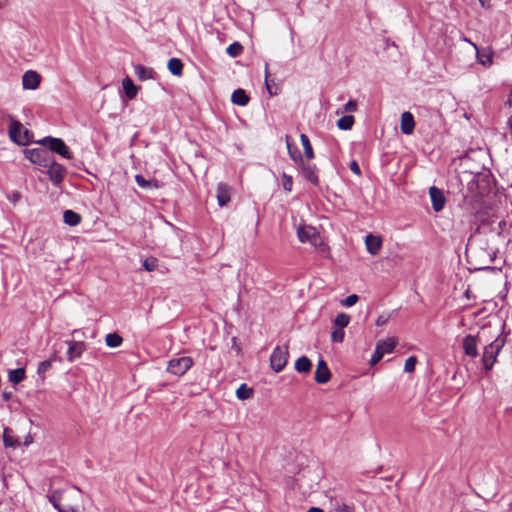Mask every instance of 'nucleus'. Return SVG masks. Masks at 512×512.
Returning <instances> with one entry per match:
<instances>
[{
    "instance_id": "1",
    "label": "nucleus",
    "mask_w": 512,
    "mask_h": 512,
    "mask_svg": "<svg viewBox=\"0 0 512 512\" xmlns=\"http://www.w3.org/2000/svg\"><path fill=\"white\" fill-rule=\"evenodd\" d=\"M504 345L505 340L503 338H496L494 341L484 347L481 360L486 370L492 369L497 360V356Z\"/></svg>"
},
{
    "instance_id": "2",
    "label": "nucleus",
    "mask_w": 512,
    "mask_h": 512,
    "mask_svg": "<svg viewBox=\"0 0 512 512\" xmlns=\"http://www.w3.org/2000/svg\"><path fill=\"white\" fill-rule=\"evenodd\" d=\"M288 358H289L288 345L276 346L270 356L271 369L276 373L281 372L285 368V366L288 362Z\"/></svg>"
},
{
    "instance_id": "3",
    "label": "nucleus",
    "mask_w": 512,
    "mask_h": 512,
    "mask_svg": "<svg viewBox=\"0 0 512 512\" xmlns=\"http://www.w3.org/2000/svg\"><path fill=\"white\" fill-rule=\"evenodd\" d=\"M297 235L300 242H308L315 248L321 247L324 244L321 235L312 226H300L297 229Z\"/></svg>"
},
{
    "instance_id": "4",
    "label": "nucleus",
    "mask_w": 512,
    "mask_h": 512,
    "mask_svg": "<svg viewBox=\"0 0 512 512\" xmlns=\"http://www.w3.org/2000/svg\"><path fill=\"white\" fill-rule=\"evenodd\" d=\"M193 359L189 356L172 358L167 365V371L176 376L184 375L192 366Z\"/></svg>"
},
{
    "instance_id": "5",
    "label": "nucleus",
    "mask_w": 512,
    "mask_h": 512,
    "mask_svg": "<svg viewBox=\"0 0 512 512\" xmlns=\"http://www.w3.org/2000/svg\"><path fill=\"white\" fill-rule=\"evenodd\" d=\"M39 143L42 144L43 146L48 147L52 152L61 155L63 158H72V152L69 150L64 141L60 138L48 136L39 141Z\"/></svg>"
},
{
    "instance_id": "6",
    "label": "nucleus",
    "mask_w": 512,
    "mask_h": 512,
    "mask_svg": "<svg viewBox=\"0 0 512 512\" xmlns=\"http://www.w3.org/2000/svg\"><path fill=\"white\" fill-rule=\"evenodd\" d=\"M9 137L10 139L19 144L27 145L30 141L29 131L17 120H12L9 125Z\"/></svg>"
},
{
    "instance_id": "7",
    "label": "nucleus",
    "mask_w": 512,
    "mask_h": 512,
    "mask_svg": "<svg viewBox=\"0 0 512 512\" xmlns=\"http://www.w3.org/2000/svg\"><path fill=\"white\" fill-rule=\"evenodd\" d=\"M24 155L28 160H30L34 164L40 166L48 165L49 154L43 148L25 149Z\"/></svg>"
},
{
    "instance_id": "8",
    "label": "nucleus",
    "mask_w": 512,
    "mask_h": 512,
    "mask_svg": "<svg viewBox=\"0 0 512 512\" xmlns=\"http://www.w3.org/2000/svg\"><path fill=\"white\" fill-rule=\"evenodd\" d=\"M298 167L300 169L301 174L303 177L309 181L310 183L314 185H318L319 178L317 175L318 169L315 164L306 162L304 159H302V162H299Z\"/></svg>"
},
{
    "instance_id": "9",
    "label": "nucleus",
    "mask_w": 512,
    "mask_h": 512,
    "mask_svg": "<svg viewBox=\"0 0 512 512\" xmlns=\"http://www.w3.org/2000/svg\"><path fill=\"white\" fill-rule=\"evenodd\" d=\"M46 167H48V176L50 180L54 185H59L66 175L65 167L54 160H49Z\"/></svg>"
},
{
    "instance_id": "10",
    "label": "nucleus",
    "mask_w": 512,
    "mask_h": 512,
    "mask_svg": "<svg viewBox=\"0 0 512 512\" xmlns=\"http://www.w3.org/2000/svg\"><path fill=\"white\" fill-rule=\"evenodd\" d=\"M471 46L476 52L477 63L483 65L484 67H490L493 65L494 52L491 48L485 47L479 49L475 43H471Z\"/></svg>"
},
{
    "instance_id": "11",
    "label": "nucleus",
    "mask_w": 512,
    "mask_h": 512,
    "mask_svg": "<svg viewBox=\"0 0 512 512\" xmlns=\"http://www.w3.org/2000/svg\"><path fill=\"white\" fill-rule=\"evenodd\" d=\"M64 343L68 346L67 360L69 362H73L77 358H80L86 350V344L83 341L66 340Z\"/></svg>"
},
{
    "instance_id": "12",
    "label": "nucleus",
    "mask_w": 512,
    "mask_h": 512,
    "mask_svg": "<svg viewBox=\"0 0 512 512\" xmlns=\"http://www.w3.org/2000/svg\"><path fill=\"white\" fill-rule=\"evenodd\" d=\"M429 195L432 202V208L434 211L439 212L441 211L446 203V198L439 188L436 186H431L429 188Z\"/></svg>"
},
{
    "instance_id": "13",
    "label": "nucleus",
    "mask_w": 512,
    "mask_h": 512,
    "mask_svg": "<svg viewBox=\"0 0 512 512\" xmlns=\"http://www.w3.org/2000/svg\"><path fill=\"white\" fill-rule=\"evenodd\" d=\"M330 378L331 372L327 366V363L322 358H320L317 363L314 379L319 384H325L330 380Z\"/></svg>"
},
{
    "instance_id": "14",
    "label": "nucleus",
    "mask_w": 512,
    "mask_h": 512,
    "mask_svg": "<svg viewBox=\"0 0 512 512\" xmlns=\"http://www.w3.org/2000/svg\"><path fill=\"white\" fill-rule=\"evenodd\" d=\"M462 347L465 355L471 358H476L479 355L477 337L474 335H467L463 339Z\"/></svg>"
},
{
    "instance_id": "15",
    "label": "nucleus",
    "mask_w": 512,
    "mask_h": 512,
    "mask_svg": "<svg viewBox=\"0 0 512 512\" xmlns=\"http://www.w3.org/2000/svg\"><path fill=\"white\" fill-rule=\"evenodd\" d=\"M40 75L32 70H28L22 77V84L25 89L34 90L40 85Z\"/></svg>"
},
{
    "instance_id": "16",
    "label": "nucleus",
    "mask_w": 512,
    "mask_h": 512,
    "mask_svg": "<svg viewBox=\"0 0 512 512\" xmlns=\"http://www.w3.org/2000/svg\"><path fill=\"white\" fill-rule=\"evenodd\" d=\"M415 128V121L412 113L406 111L401 114L400 129L403 134L410 135Z\"/></svg>"
},
{
    "instance_id": "17",
    "label": "nucleus",
    "mask_w": 512,
    "mask_h": 512,
    "mask_svg": "<svg viewBox=\"0 0 512 512\" xmlns=\"http://www.w3.org/2000/svg\"><path fill=\"white\" fill-rule=\"evenodd\" d=\"M365 245L371 255H377L382 247V239L380 236L368 234L365 238Z\"/></svg>"
},
{
    "instance_id": "18",
    "label": "nucleus",
    "mask_w": 512,
    "mask_h": 512,
    "mask_svg": "<svg viewBox=\"0 0 512 512\" xmlns=\"http://www.w3.org/2000/svg\"><path fill=\"white\" fill-rule=\"evenodd\" d=\"M231 199V188L224 183H219L217 186V201L219 206H225Z\"/></svg>"
},
{
    "instance_id": "19",
    "label": "nucleus",
    "mask_w": 512,
    "mask_h": 512,
    "mask_svg": "<svg viewBox=\"0 0 512 512\" xmlns=\"http://www.w3.org/2000/svg\"><path fill=\"white\" fill-rule=\"evenodd\" d=\"M231 102L238 106H246L249 102V97L243 89H236L231 96Z\"/></svg>"
},
{
    "instance_id": "20",
    "label": "nucleus",
    "mask_w": 512,
    "mask_h": 512,
    "mask_svg": "<svg viewBox=\"0 0 512 512\" xmlns=\"http://www.w3.org/2000/svg\"><path fill=\"white\" fill-rule=\"evenodd\" d=\"M122 86H123L125 95L129 99H134L136 97V95L138 93V88L129 77H126L123 79Z\"/></svg>"
},
{
    "instance_id": "21",
    "label": "nucleus",
    "mask_w": 512,
    "mask_h": 512,
    "mask_svg": "<svg viewBox=\"0 0 512 512\" xmlns=\"http://www.w3.org/2000/svg\"><path fill=\"white\" fill-rule=\"evenodd\" d=\"M135 75L139 80L144 81L153 78L154 71L152 68L145 67L143 65L134 66Z\"/></svg>"
},
{
    "instance_id": "22",
    "label": "nucleus",
    "mask_w": 512,
    "mask_h": 512,
    "mask_svg": "<svg viewBox=\"0 0 512 512\" xmlns=\"http://www.w3.org/2000/svg\"><path fill=\"white\" fill-rule=\"evenodd\" d=\"M3 442L6 447H17L20 445V441L13 434L12 429L5 428L3 430Z\"/></svg>"
},
{
    "instance_id": "23",
    "label": "nucleus",
    "mask_w": 512,
    "mask_h": 512,
    "mask_svg": "<svg viewBox=\"0 0 512 512\" xmlns=\"http://www.w3.org/2000/svg\"><path fill=\"white\" fill-rule=\"evenodd\" d=\"M312 362L306 356H301L295 362V370L299 373H308L311 370Z\"/></svg>"
},
{
    "instance_id": "24",
    "label": "nucleus",
    "mask_w": 512,
    "mask_h": 512,
    "mask_svg": "<svg viewBox=\"0 0 512 512\" xmlns=\"http://www.w3.org/2000/svg\"><path fill=\"white\" fill-rule=\"evenodd\" d=\"M300 141L304 149V155L308 160H312L315 158L314 150L309 140V137L306 134L300 135Z\"/></svg>"
},
{
    "instance_id": "25",
    "label": "nucleus",
    "mask_w": 512,
    "mask_h": 512,
    "mask_svg": "<svg viewBox=\"0 0 512 512\" xmlns=\"http://www.w3.org/2000/svg\"><path fill=\"white\" fill-rule=\"evenodd\" d=\"M285 139H286L287 150H288V154H289L290 158L296 164H298L299 162H302L303 156L297 147H292L290 137L288 135H286Z\"/></svg>"
},
{
    "instance_id": "26",
    "label": "nucleus",
    "mask_w": 512,
    "mask_h": 512,
    "mask_svg": "<svg viewBox=\"0 0 512 512\" xmlns=\"http://www.w3.org/2000/svg\"><path fill=\"white\" fill-rule=\"evenodd\" d=\"M396 340L394 338H388L386 340H380L376 344V348L379 349L383 354L390 353L396 346Z\"/></svg>"
},
{
    "instance_id": "27",
    "label": "nucleus",
    "mask_w": 512,
    "mask_h": 512,
    "mask_svg": "<svg viewBox=\"0 0 512 512\" xmlns=\"http://www.w3.org/2000/svg\"><path fill=\"white\" fill-rule=\"evenodd\" d=\"M63 220L69 226H76L81 222V216L72 210H66L63 214Z\"/></svg>"
},
{
    "instance_id": "28",
    "label": "nucleus",
    "mask_w": 512,
    "mask_h": 512,
    "mask_svg": "<svg viewBox=\"0 0 512 512\" xmlns=\"http://www.w3.org/2000/svg\"><path fill=\"white\" fill-rule=\"evenodd\" d=\"M168 69L173 75L180 76L183 72V63L178 58H171L168 61Z\"/></svg>"
},
{
    "instance_id": "29",
    "label": "nucleus",
    "mask_w": 512,
    "mask_h": 512,
    "mask_svg": "<svg viewBox=\"0 0 512 512\" xmlns=\"http://www.w3.org/2000/svg\"><path fill=\"white\" fill-rule=\"evenodd\" d=\"M62 499V491L55 490L48 495V500L52 504V506L58 511H62L64 508L61 506L60 502Z\"/></svg>"
},
{
    "instance_id": "30",
    "label": "nucleus",
    "mask_w": 512,
    "mask_h": 512,
    "mask_svg": "<svg viewBox=\"0 0 512 512\" xmlns=\"http://www.w3.org/2000/svg\"><path fill=\"white\" fill-rule=\"evenodd\" d=\"M123 342V338L117 333H109L105 337V343L108 347H119Z\"/></svg>"
},
{
    "instance_id": "31",
    "label": "nucleus",
    "mask_w": 512,
    "mask_h": 512,
    "mask_svg": "<svg viewBox=\"0 0 512 512\" xmlns=\"http://www.w3.org/2000/svg\"><path fill=\"white\" fill-rule=\"evenodd\" d=\"M8 378H9V381L14 383V384L20 383L25 378V369L24 368H17V369H14V370H10Z\"/></svg>"
},
{
    "instance_id": "32",
    "label": "nucleus",
    "mask_w": 512,
    "mask_h": 512,
    "mask_svg": "<svg viewBox=\"0 0 512 512\" xmlns=\"http://www.w3.org/2000/svg\"><path fill=\"white\" fill-rule=\"evenodd\" d=\"M253 395V389L248 387L246 384H241L236 390V396L240 400H246L251 398Z\"/></svg>"
},
{
    "instance_id": "33",
    "label": "nucleus",
    "mask_w": 512,
    "mask_h": 512,
    "mask_svg": "<svg viewBox=\"0 0 512 512\" xmlns=\"http://www.w3.org/2000/svg\"><path fill=\"white\" fill-rule=\"evenodd\" d=\"M136 183L145 189L158 188L157 181L155 180H146L142 175L137 174L135 176Z\"/></svg>"
},
{
    "instance_id": "34",
    "label": "nucleus",
    "mask_w": 512,
    "mask_h": 512,
    "mask_svg": "<svg viewBox=\"0 0 512 512\" xmlns=\"http://www.w3.org/2000/svg\"><path fill=\"white\" fill-rule=\"evenodd\" d=\"M268 64H265V85L270 95H276L278 93V87L274 84L273 80L269 79Z\"/></svg>"
},
{
    "instance_id": "35",
    "label": "nucleus",
    "mask_w": 512,
    "mask_h": 512,
    "mask_svg": "<svg viewBox=\"0 0 512 512\" xmlns=\"http://www.w3.org/2000/svg\"><path fill=\"white\" fill-rule=\"evenodd\" d=\"M354 124V117L351 115H346L338 119L337 126L341 130H349L352 128Z\"/></svg>"
},
{
    "instance_id": "36",
    "label": "nucleus",
    "mask_w": 512,
    "mask_h": 512,
    "mask_svg": "<svg viewBox=\"0 0 512 512\" xmlns=\"http://www.w3.org/2000/svg\"><path fill=\"white\" fill-rule=\"evenodd\" d=\"M350 323V316L346 313H339L334 319L337 328L344 329Z\"/></svg>"
},
{
    "instance_id": "37",
    "label": "nucleus",
    "mask_w": 512,
    "mask_h": 512,
    "mask_svg": "<svg viewBox=\"0 0 512 512\" xmlns=\"http://www.w3.org/2000/svg\"><path fill=\"white\" fill-rule=\"evenodd\" d=\"M242 51L243 46L239 42H234L230 44L226 49L227 54L233 58L239 56L242 53Z\"/></svg>"
},
{
    "instance_id": "38",
    "label": "nucleus",
    "mask_w": 512,
    "mask_h": 512,
    "mask_svg": "<svg viewBox=\"0 0 512 512\" xmlns=\"http://www.w3.org/2000/svg\"><path fill=\"white\" fill-rule=\"evenodd\" d=\"M157 259L154 257L146 258L142 262V266L146 271H154L157 268Z\"/></svg>"
},
{
    "instance_id": "39",
    "label": "nucleus",
    "mask_w": 512,
    "mask_h": 512,
    "mask_svg": "<svg viewBox=\"0 0 512 512\" xmlns=\"http://www.w3.org/2000/svg\"><path fill=\"white\" fill-rule=\"evenodd\" d=\"M416 363H417V358L415 356L408 357L404 364V371L407 373L414 372Z\"/></svg>"
},
{
    "instance_id": "40",
    "label": "nucleus",
    "mask_w": 512,
    "mask_h": 512,
    "mask_svg": "<svg viewBox=\"0 0 512 512\" xmlns=\"http://www.w3.org/2000/svg\"><path fill=\"white\" fill-rule=\"evenodd\" d=\"M282 186H283V189L287 192H291L292 191V186H293V179L290 175L286 174V173H282Z\"/></svg>"
},
{
    "instance_id": "41",
    "label": "nucleus",
    "mask_w": 512,
    "mask_h": 512,
    "mask_svg": "<svg viewBox=\"0 0 512 512\" xmlns=\"http://www.w3.org/2000/svg\"><path fill=\"white\" fill-rule=\"evenodd\" d=\"M345 332L343 329L337 328L331 333L332 342L341 343L344 340Z\"/></svg>"
},
{
    "instance_id": "42",
    "label": "nucleus",
    "mask_w": 512,
    "mask_h": 512,
    "mask_svg": "<svg viewBox=\"0 0 512 512\" xmlns=\"http://www.w3.org/2000/svg\"><path fill=\"white\" fill-rule=\"evenodd\" d=\"M52 364L50 360H45L39 363L37 368V373L39 375H44L50 368Z\"/></svg>"
},
{
    "instance_id": "43",
    "label": "nucleus",
    "mask_w": 512,
    "mask_h": 512,
    "mask_svg": "<svg viewBox=\"0 0 512 512\" xmlns=\"http://www.w3.org/2000/svg\"><path fill=\"white\" fill-rule=\"evenodd\" d=\"M384 356V354L375 347V351L370 359V364L371 365H375L377 364L381 359L382 357Z\"/></svg>"
},
{
    "instance_id": "44",
    "label": "nucleus",
    "mask_w": 512,
    "mask_h": 512,
    "mask_svg": "<svg viewBox=\"0 0 512 512\" xmlns=\"http://www.w3.org/2000/svg\"><path fill=\"white\" fill-rule=\"evenodd\" d=\"M358 296L356 294H351L349 295L344 301H343V305L347 306V307H351L353 306L354 304H356V302L358 301Z\"/></svg>"
},
{
    "instance_id": "45",
    "label": "nucleus",
    "mask_w": 512,
    "mask_h": 512,
    "mask_svg": "<svg viewBox=\"0 0 512 512\" xmlns=\"http://www.w3.org/2000/svg\"><path fill=\"white\" fill-rule=\"evenodd\" d=\"M7 199L11 202V203H17L18 201H20L21 199V194L20 192L18 191H13L12 193L8 194L7 195Z\"/></svg>"
},
{
    "instance_id": "46",
    "label": "nucleus",
    "mask_w": 512,
    "mask_h": 512,
    "mask_svg": "<svg viewBox=\"0 0 512 512\" xmlns=\"http://www.w3.org/2000/svg\"><path fill=\"white\" fill-rule=\"evenodd\" d=\"M344 110L347 112H354L357 110V102L355 100H349L345 106Z\"/></svg>"
},
{
    "instance_id": "47",
    "label": "nucleus",
    "mask_w": 512,
    "mask_h": 512,
    "mask_svg": "<svg viewBox=\"0 0 512 512\" xmlns=\"http://www.w3.org/2000/svg\"><path fill=\"white\" fill-rule=\"evenodd\" d=\"M330 512H352V510L345 504H336Z\"/></svg>"
},
{
    "instance_id": "48",
    "label": "nucleus",
    "mask_w": 512,
    "mask_h": 512,
    "mask_svg": "<svg viewBox=\"0 0 512 512\" xmlns=\"http://www.w3.org/2000/svg\"><path fill=\"white\" fill-rule=\"evenodd\" d=\"M350 170L356 174V175H360L361 174V169H360V166L359 164L357 163V161L353 160L351 161L350 165Z\"/></svg>"
},
{
    "instance_id": "49",
    "label": "nucleus",
    "mask_w": 512,
    "mask_h": 512,
    "mask_svg": "<svg viewBox=\"0 0 512 512\" xmlns=\"http://www.w3.org/2000/svg\"><path fill=\"white\" fill-rule=\"evenodd\" d=\"M387 321H388V318L383 316V315H381V316H379L377 318L376 325L377 326H383V325H385L387 323Z\"/></svg>"
},
{
    "instance_id": "50",
    "label": "nucleus",
    "mask_w": 512,
    "mask_h": 512,
    "mask_svg": "<svg viewBox=\"0 0 512 512\" xmlns=\"http://www.w3.org/2000/svg\"><path fill=\"white\" fill-rule=\"evenodd\" d=\"M13 393L11 391H3L2 392V398L5 401H8L12 397Z\"/></svg>"
},
{
    "instance_id": "51",
    "label": "nucleus",
    "mask_w": 512,
    "mask_h": 512,
    "mask_svg": "<svg viewBox=\"0 0 512 512\" xmlns=\"http://www.w3.org/2000/svg\"><path fill=\"white\" fill-rule=\"evenodd\" d=\"M308 512H324L321 508L311 507Z\"/></svg>"
},
{
    "instance_id": "52",
    "label": "nucleus",
    "mask_w": 512,
    "mask_h": 512,
    "mask_svg": "<svg viewBox=\"0 0 512 512\" xmlns=\"http://www.w3.org/2000/svg\"><path fill=\"white\" fill-rule=\"evenodd\" d=\"M489 1H490V0H479L480 4H481L483 7L488 6V2H489Z\"/></svg>"
},
{
    "instance_id": "53",
    "label": "nucleus",
    "mask_w": 512,
    "mask_h": 512,
    "mask_svg": "<svg viewBox=\"0 0 512 512\" xmlns=\"http://www.w3.org/2000/svg\"><path fill=\"white\" fill-rule=\"evenodd\" d=\"M60 512H76V511H75L72 507H69V508H67V509H65V508H64V509H63L62 511H60Z\"/></svg>"
},
{
    "instance_id": "54",
    "label": "nucleus",
    "mask_w": 512,
    "mask_h": 512,
    "mask_svg": "<svg viewBox=\"0 0 512 512\" xmlns=\"http://www.w3.org/2000/svg\"><path fill=\"white\" fill-rule=\"evenodd\" d=\"M463 41L469 43L471 45V43H473L470 39H468L467 37H463Z\"/></svg>"
},
{
    "instance_id": "55",
    "label": "nucleus",
    "mask_w": 512,
    "mask_h": 512,
    "mask_svg": "<svg viewBox=\"0 0 512 512\" xmlns=\"http://www.w3.org/2000/svg\"><path fill=\"white\" fill-rule=\"evenodd\" d=\"M76 490L81 491L79 487L73 486Z\"/></svg>"
}]
</instances>
